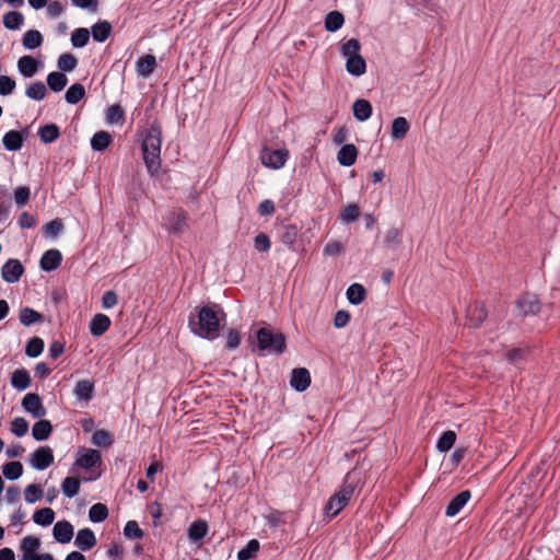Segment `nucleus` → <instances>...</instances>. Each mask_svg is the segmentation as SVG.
<instances>
[{
    "label": "nucleus",
    "mask_w": 560,
    "mask_h": 560,
    "mask_svg": "<svg viewBox=\"0 0 560 560\" xmlns=\"http://www.w3.org/2000/svg\"><path fill=\"white\" fill-rule=\"evenodd\" d=\"M106 120L110 125H122L124 110L119 105H113L107 109Z\"/></svg>",
    "instance_id": "51"
},
{
    "label": "nucleus",
    "mask_w": 560,
    "mask_h": 560,
    "mask_svg": "<svg viewBox=\"0 0 560 560\" xmlns=\"http://www.w3.org/2000/svg\"><path fill=\"white\" fill-rule=\"evenodd\" d=\"M30 198V189L27 187H19L14 192V199L18 206H23Z\"/></svg>",
    "instance_id": "64"
},
{
    "label": "nucleus",
    "mask_w": 560,
    "mask_h": 560,
    "mask_svg": "<svg viewBox=\"0 0 560 560\" xmlns=\"http://www.w3.org/2000/svg\"><path fill=\"white\" fill-rule=\"evenodd\" d=\"M85 96V89L80 83L72 84L66 92L65 98L69 104H77Z\"/></svg>",
    "instance_id": "37"
},
{
    "label": "nucleus",
    "mask_w": 560,
    "mask_h": 560,
    "mask_svg": "<svg viewBox=\"0 0 560 560\" xmlns=\"http://www.w3.org/2000/svg\"><path fill=\"white\" fill-rule=\"evenodd\" d=\"M73 526L68 521H59L54 525L52 536L60 544H68L73 537Z\"/></svg>",
    "instance_id": "13"
},
{
    "label": "nucleus",
    "mask_w": 560,
    "mask_h": 560,
    "mask_svg": "<svg viewBox=\"0 0 560 560\" xmlns=\"http://www.w3.org/2000/svg\"><path fill=\"white\" fill-rule=\"evenodd\" d=\"M18 70L25 78H32L40 68V62L34 57L25 55L18 60Z\"/></svg>",
    "instance_id": "15"
},
{
    "label": "nucleus",
    "mask_w": 560,
    "mask_h": 560,
    "mask_svg": "<svg viewBox=\"0 0 560 560\" xmlns=\"http://www.w3.org/2000/svg\"><path fill=\"white\" fill-rule=\"evenodd\" d=\"M257 348L264 354H281L285 349V338L281 332L261 327L256 330Z\"/></svg>",
    "instance_id": "4"
},
{
    "label": "nucleus",
    "mask_w": 560,
    "mask_h": 560,
    "mask_svg": "<svg viewBox=\"0 0 560 560\" xmlns=\"http://www.w3.org/2000/svg\"><path fill=\"white\" fill-rule=\"evenodd\" d=\"M349 137V131L345 126L334 128L331 139L335 144H342Z\"/></svg>",
    "instance_id": "58"
},
{
    "label": "nucleus",
    "mask_w": 560,
    "mask_h": 560,
    "mask_svg": "<svg viewBox=\"0 0 560 560\" xmlns=\"http://www.w3.org/2000/svg\"><path fill=\"white\" fill-rule=\"evenodd\" d=\"M62 492L68 498H73L80 489V480L75 477H67L61 485Z\"/></svg>",
    "instance_id": "43"
},
{
    "label": "nucleus",
    "mask_w": 560,
    "mask_h": 560,
    "mask_svg": "<svg viewBox=\"0 0 560 560\" xmlns=\"http://www.w3.org/2000/svg\"><path fill=\"white\" fill-rule=\"evenodd\" d=\"M156 60L153 55H147L137 61V71L143 77L148 78L154 70Z\"/></svg>",
    "instance_id": "28"
},
{
    "label": "nucleus",
    "mask_w": 560,
    "mask_h": 560,
    "mask_svg": "<svg viewBox=\"0 0 560 560\" xmlns=\"http://www.w3.org/2000/svg\"><path fill=\"white\" fill-rule=\"evenodd\" d=\"M259 550V542L252 539L247 542L246 547L238 551V560H248Z\"/></svg>",
    "instance_id": "52"
},
{
    "label": "nucleus",
    "mask_w": 560,
    "mask_h": 560,
    "mask_svg": "<svg viewBox=\"0 0 560 560\" xmlns=\"http://www.w3.org/2000/svg\"><path fill=\"white\" fill-rule=\"evenodd\" d=\"M470 499V493L468 491H463L459 494H457L447 505L446 508V515L447 516H455L457 515L460 510L466 505L468 500Z\"/></svg>",
    "instance_id": "22"
},
{
    "label": "nucleus",
    "mask_w": 560,
    "mask_h": 560,
    "mask_svg": "<svg viewBox=\"0 0 560 560\" xmlns=\"http://www.w3.org/2000/svg\"><path fill=\"white\" fill-rule=\"evenodd\" d=\"M208 525L205 521L194 522L188 529V536L191 540L197 541L206 536Z\"/></svg>",
    "instance_id": "40"
},
{
    "label": "nucleus",
    "mask_w": 560,
    "mask_h": 560,
    "mask_svg": "<svg viewBox=\"0 0 560 560\" xmlns=\"http://www.w3.org/2000/svg\"><path fill=\"white\" fill-rule=\"evenodd\" d=\"M162 132L158 126H152L142 141L143 161L148 172L154 176L161 168Z\"/></svg>",
    "instance_id": "2"
},
{
    "label": "nucleus",
    "mask_w": 560,
    "mask_h": 560,
    "mask_svg": "<svg viewBox=\"0 0 560 560\" xmlns=\"http://www.w3.org/2000/svg\"><path fill=\"white\" fill-rule=\"evenodd\" d=\"M62 229H63V224L59 219H55V220L50 221L44 228L45 233L50 237L57 236L62 231Z\"/></svg>",
    "instance_id": "59"
},
{
    "label": "nucleus",
    "mask_w": 560,
    "mask_h": 560,
    "mask_svg": "<svg viewBox=\"0 0 560 560\" xmlns=\"http://www.w3.org/2000/svg\"><path fill=\"white\" fill-rule=\"evenodd\" d=\"M91 33L95 42L103 43L109 37L112 25L107 21L98 22L92 26Z\"/></svg>",
    "instance_id": "27"
},
{
    "label": "nucleus",
    "mask_w": 560,
    "mask_h": 560,
    "mask_svg": "<svg viewBox=\"0 0 560 560\" xmlns=\"http://www.w3.org/2000/svg\"><path fill=\"white\" fill-rule=\"evenodd\" d=\"M54 463V453L49 446H40L30 457L31 466L36 470H44Z\"/></svg>",
    "instance_id": "8"
},
{
    "label": "nucleus",
    "mask_w": 560,
    "mask_h": 560,
    "mask_svg": "<svg viewBox=\"0 0 560 560\" xmlns=\"http://www.w3.org/2000/svg\"><path fill=\"white\" fill-rule=\"evenodd\" d=\"M101 464V454L96 450L92 448H80L77 453L75 465L83 468L90 469Z\"/></svg>",
    "instance_id": "9"
},
{
    "label": "nucleus",
    "mask_w": 560,
    "mask_h": 560,
    "mask_svg": "<svg viewBox=\"0 0 560 560\" xmlns=\"http://www.w3.org/2000/svg\"><path fill=\"white\" fill-rule=\"evenodd\" d=\"M167 223H165V228L174 234H179L184 231L185 228V217L182 212H172L167 218Z\"/></svg>",
    "instance_id": "24"
},
{
    "label": "nucleus",
    "mask_w": 560,
    "mask_h": 560,
    "mask_svg": "<svg viewBox=\"0 0 560 560\" xmlns=\"http://www.w3.org/2000/svg\"><path fill=\"white\" fill-rule=\"evenodd\" d=\"M108 515L107 508L102 503H96L91 506L89 517L94 523L103 522Z\"/></svg>",
    "instance_id": "49"
},
{
    "label": "nucleus",
    "mask_w": 560,
    "mask_h": 560,
    "mask_svg": "<svg viewBox=\"0 0 560 560\" xmlns=\"http://www.w3.org/2000/svg\"><path fill=\"white\" fill-rule=\"evenodd\" d=\"M124 534L130 539H140L143 536V532L136 521L127 522L124 528Z\"/></svg>",
    "instance_id": "54"
},
{
    "label": "nucleus",
    "mask_w": 560,
    "mask_h": 560,
    "mask_svg": "<svg viewBox=\"0 0 560 560\" xmlns=\"http://www.w3.org/2000/svg\"><path fill=\"white\" fill-rule=\"evenodd\" d=\"M360 209L357 205L349 203L346 205L340 212V220L342 222L349 223L354 222L359 219Z\"/></svg>",
    "instance_id": "45"
},
{
    "label": "nucleus",
    "mask_w": 560,
    "mask_h": 560,
    "mask_svg": "<svg viewBox=\"0 0 560 560\" xmlns=\"http://www.w3.org/2000/svg\"><path fill=\"white\" fill-rule=\"evenodd\" d=\"M94 385L88 380L79 381L74 388V395L78 399L90 400L92 398Z\"/></svg>",
    "instance_id": "34"
},
{
    "label": "nucleus",
    "mask_w": 560,
    "mask_h": 560,
    "mask_svg": "<svg viewBox=\"0 0 560 560\" xmlns=\"http://www.w3.org/2000/svg\"><path fill=\"white\" fill-rule=\"evenodd\" d=\"M38 135L44 143H51L59 137L60 132L56 125L50 124L42 127Z\"/></svg>",
    "instance_id": "39"
},
{
    "label": "nucleus",
    "mask_w": 560,
    "mask_h": 560,
    "mask_svg": "<svg viewBox=\"0 0 560 560\" xmlns=\"http://www.w3.org/2000/svg\"><path fill=\"white\" fill-rule=\"evenodd\" d=\"M117 302L118 298L114 291H106L102 298V306L105 310L113 308Z\"/></svg>",
    "instance_id": "62"
},
{
    "label": "nucleus",
    "mask_w": 560,
    "mask_h": 560,
    "mask_svg": "<svg viewBox=\"0 0 560 560\" xmlns=\"http://www.w3.org/2000/svg\"><path fill=\"white\" fill-rule=\"evenodd\" d=\"M3 145L10 151L19 150L22 147V137L18 131H9L3 137Z\"/></svg>",
    "instance_id": "41"
},
{
    "label": "nucleus",
    "mask_w": 560,
    "mask_h": 560,
    "mask_svg": "<svg viewBox=\"0 0 560 560\" xmlns=\"http://www.w3.org/2000/svg\"><path fill=\"white\" fill-rule=\"evenodd\" d=\"M33 521L35 524L39 526H49L55 521V512L50 508H44L40 510H37L33 514Z\"/></svg>",
    "instance_id": "31"
},
{
    "label": "nucleus",
    "mask_w": 560,
    "mask_h": 560,
    "mask_svg": "<svg viewBox=\"0 0 560 560\" xmlns=\"http://www.w3.org/2000/svg\"><path fill=\"white\" fill-rule=\"evenodd\" d=\"M44 350V341L39 337H33L28 340L26 345V354L31 358H37L42 354Z\"/></svg>",
    "instance_id": "46"
},
{
    "label": "nucleus",
    "mask_w": 560,
    "mask_h": 560,
    "mask_svg": "<svg viewBox=\"0 0 560 560\" xmlns=\"http://www.w3.org/2000/svg\"><path fill=\"white\" fill-rule=\"evenodd\" d=\"M2 472L7 479L16 480L23 474V466L20 462H10L3 466Z\"/></svg>",
    "instance_id": "42"
},
{
    "label": "nucleus",
    "mask_w": 560,
    "mask_h": 560,
    "mask_svg": "<svg viewBox=\"0 0 560 560\" xmlns=\"http://www.w3.org/2000/svg\"><path fill=\"white\" fill-rule=\"evenodd\" d=\"M112 140H113L112 136L108 132H106V131H98V132H96L92 137V139H91V147L95 151H103L106 148H108V145L110 144Z\"/></svg>",
    "instance_id": "35"
},
{
    "label": "nucleus",
    "mask_w": 560,
    "mask_h": 560,
    "mask_svg": "<svg viewBox=\"0 0 560 560\" xmlns=\"http://www.w3.org/2000/svg\"><path fill=\"white\" fill-rule=\"evenodd\" d=\"M289 158V151L287 149L272 150L268 147H264L260 151L259 160L261 164L271 170L282 168Z\"/></svg>",
    "instance_id": "7"
},
{
    "label": "nucleus",
    "mask_w": 560,
    "mask_h": 560,
    "mask_svg": "<svg viewBox=\"0 0 560 560\" xmlns=\"http://www.w3.org/2000/svg\"><path fill=\"white\" fill-rule=\"evenodd\" d=\"M15 81L8 75H0V95H9L15 89Z\"/></svg>",
    "instance_id": "56"
},
{
    "label": "nucleus",
    "mask_w": 560,
    "mask_h": 560,
    "mask_svg": "<svg viewBox=\"0 0 560 560\" xmlns=\"http://www.w3.org/2000/svg\"><path fill=\"white\" fill-rule=\"evenodd\" d=\"M24 23V16L18 11H10L3 15V25L8 30H19Z\"/></svg>",
    "instance_id": "36"
},
{
    "label": "nucleus",
    "mask_w": 560,
    "mask_h": 560,
    "mask_svg": "<svg viewBox=\"0 0 560 560\" xmlns=\"http://www.w3.org/2000/svg\"><path fill=\"white\" fill-rule=\"evenodd\" d=\"M90 39V31L84 27L77 28L71 35V44L73 47H84Z\"/></svg>",
    "instance_id": "44"
},
{
    "label": "nucleus",
    "mask_w": 560,
    "mask_h": 560,
    "mask_svg": "<svg viewBox=\"0 0 560 560\" xmlns=\"http://www.w3.org/2000/svg\"><path fill=\"white\" fill-rule=\"evenodd\" d=\"M359 151L354 144H343L337 152V161L340 165L352 166L358 159Z\"/></svg>",
    "instance_id": "16"
},
{
    "label": "nucleus",
    "mask_w": 560,
    "mask_h": 560,
    "mask_svg": "<svg viewBox=\"0 0 560 560\" xmlns=\"http://www.w3.org/2000/svg\"><path fill=\"white\" fill-rule=\"evenodd\" d=\"M44 37L37 30H30L23 35L22 44L25 49H35L43 44Z\"/></svg>",
    "instance_id": "26"
},
{
    "label": "nucleus",
    "mask_w": 560,
    "mask_h": 560,
    "mask_svg": "<svg viewBox=\"0 0 560 560\" xmlns=\"http://www.w3.org/2000/svg\"><path fill=\"white\" fill-rule=\"evenodd\" d=\"M68 78L65 73L60 71H54L47 75V84L49 89L54 92L62 91L66 88Z\"/></svg>",
    "instance_id": "25"
},
{
    "label": "nucleus",
    "mask_w": 560,
    "mask_h": 560,
    "mask_svg": "<svg viewBox=\"0 0 560 560\" xmlns=\"http://www.w3.org/2000/svg\"><path fill=\"white\" fill-rule=\"evenodd\" d=\"M74 544L80 550L86 551L96 545V537L90 528H83L78 532Z\"/></svg>",
    "instance_id": "18"
},
{
    "label": "nucleus",
    "mask_w": 560,
    "mask_h": 560,
    "mask_svg": "<svg viewBox=\"0 0 560 560\" xmlns=\"http://www.w3.org/2000/svg\"><path fill=\"white\" fill-rule=\"evenodd\" d=\"M360 51L361 44L355 38H350L340 45L341 56L346 60V70L357 78L366 72V62Z\"/></svg>",
    "instance_id": "3"
},
{
    "label": "nucleus",
    "mask_w": 560,
    "mask_h": 560,
    "mask_svg": "<svg viewBox=\"0 0 560 560\" xmlns=\"http://www.w3.org/2000/svg\"><path fill=\"white\" fill-rule=\"evenodd\" d=\"M24 273V267L19 259H9L1 269V277L8 283H15Z\"/></svg>",
    "instance_id": "10"
},
{
    "label": "nucleus",
    "mask_w": 560,
    "mask_h": 560,
    "mask_svg": "<svg viewBox=\"0 0 560 560\" xmlns=\"http://www.w3.org/2000/svg\"><path fill=\"white\" fill-rule=\"evenodd\" d=\"M92 443L100 447H106L112 444V436L107 431L98 430L93 434Z\"/></svg>",
    "instance_id": "55"
},
{
    "label": "nucleus",
    "mask_w": 560,
    "mask_h": 560,
    "mask_svg": "<svg viewBox=\"0 0 560 560\" xmlns=\"http://www.w3.org/2000/svg\"><path fill=\"white\" fill-rule=\"evenodd\" d=\"M518 314L529 315L536 314L540 310V304L535 294L526 293L516 301Z\"/></svg>",
    "instance_id": "12"
},
{
    "label": "nucleus",
    "mask_w": 560,
    "mask_h": 560,
    "mask_svg": "<svg viewBox=\"0 0 560 560\" xmlns=\"http://www.w3.org/2000/svg\"><path fill=\"white\" fill-rule=\"evenodd\" d=\"M11 384L19 390L26 389L31 384V376L24 369H20L13 372L11 377Z\"/></svg>",
    "instance_id": "30"
},
{
    "label": "nucleus",
    "mask_w": 560,
    "mask_h": 560,
    "mask_svg": "<svg viewBox=\"0 0 560 560\" xmlns=\"http://www.w3.org/2000/svg\"><path fill=\"white\" fill-rule=\"evenodd\" d=\"M110 323V318L107 315L98 313L90 322V332L94 337H101L108 330Z\"/></svg>",
    "instance_id": "17"
},
{
    "label": "nucleus",
    "mask_w": 560,
    "mask_h": 560,
    "mask_svg": "<svg viewBox=\"0 0 560 560\" xmlns=\"http://www.w3.org/2000/svg\"><path fill=\"white\" fill-rule=\"evenodd\" d=\"M25 94L31 100L42 101L46 97L47 90L43 82L36 81L26 88Z\"/></svg>",
    "instance_id": "33"
},
{
    "label": "nucleus",
    "mask_w": 560,
    "mask_h": 560,
    "mask_svg": "<svg viewBox=\"0 0 560 560\" xmlns=\"http://www.w3.org/2000/svg\"><path fill=\"white\" fill-rule=\"evenodd\" d=\"M63 5L57 0L47 3V14L50 18H58L63 13Z\"/></svg>",
    "instance_id": "63"
},
{
    "label": "nucleus",
    "mask_w": 560,
    "mask_h": 560,
    "mask_svg": "<svg viewBox=\"0 0 560 560\" xmlns=\"http://www.w3.org/2000/svg\"><path fill=\"white\" fill-rule=\"evenodd\" d=\"M254 245L258 252L265 253L270 249L271 243L266 234L260 233L255 237Z\"/></svg>",
    "instance_id": "57"
},
{
    "label": "nucleus",
    "mask_w": 560,
    "mask_h": 560,
    "mask_svg": "<svg viewBox=\"0 0 560 560\" xmlns=\"http://www.w3.org/2000/svg\"><path fill=\"white\" fill-rule=\"evenodd\" d=\"M52 431L51 423L48 420L37 421L32 429V435L36 441H45Z\"/></svg>",
    "instance_id": "23"
},
{
    "label": "nucleus",
    "mask_w": 560,
    "mask_h": 560,
    "mask_svg": "<svg viewBox=\"0 0 560 560\" xmlns=\"http://www.w3.org/2000/svg\"><path fill=\"white\" fill-rule=\"evenodd\" d=\"M61 259L62 257L58 249H49L40 258V268L45 271L55 270L59 267Z\"/></svg>",
    "instance_id": "19"
},
{
    "label": "nucleus",
    "mask_w": 560,
    "mask_h": 560,
    "mask_svg": "<svg viewBox=\"0 0 560 560\" xmlns=\"http://www.w3.org/2000/svg\"><path fill=\"white\" fill-rule=\"evenodd\" d=\"M345 18L339 11H331L326 15L325 28L328 32H336L342 27Z\"/></svg>",
    "instance_id": "32"
},
{
    "label": "nucleus",
    "mask_w": 560,
    "mask_h": 560,
    "mask_svg": "<svg viewBox=\"0 0 560 560\" xmlns=\"http://www.w3.org/2000/svg\"><path fill=\"white\" fill-rule=\"evenodd\" d=\"M19 318L22 325L30 326L42 320V315L31 307L20 310Z\"/></svg>",
    "instance_id": "38"
},
{
    "label": "nucleus",
    "mask_w": 560,
    "mask_h": 560,
    "mask_svg": "<svg viewBox=\"0 0 560 560\" xmlns=\"http://www.w3.org/2000/svg\"><path fill=\"white\" fill-rule=\"evenodd\" d=\"M456 441V434L453 431H445L436 443V448L440 452H447L452 448Z\"/></svg>",
    "instance_id": "48"
},
{
    "label": "nucleus",
    "mask_w": 560,
    "mask_h": 560,
    "mask_svg": "<svg viewBox=\"0 0 560 560\" xmlns=\"http://www.w3.org/2000/svg\"><path fill=\"white\" fill-rule=\"evenodd\" d=\"M188 326L191 332L200 338L213 340L219 335V318L217 313L203 306L196 308L188 317Z\"/></svg>",
    "instance_id": "1"
},
{
    "label": "nucleus",
    "mask_w": 560,
    "mask_h": 560,
    "mask_svg": "<svg viewBox=\"0 0 560 560\" xmlns=\"http://www.w3.org/2000/svg\"><path fill=\"white\" fill-rule=\"evenodd\" d=\"M410 125L405 117H397L393 120L390 126V136L394 141L402 140L408 131Z\"/></svg>",
    "instance_id": "21"
},
{
    "label": "nucleus",
    "mask_w": 560,
    "mask_h": 560,
    "mask_svg": "<svg viewBox=\"0 0 560 560\" xmlns=\"http://www.w3.org/2000/svg\"><path fill=\"white\" fill-rule=\"evenodd\" d=\"M28 422L22 418H14L11 422V432L16 436H23L27 433Z\"/></svg>",
    "instance_id": "53"
},
{
    "label": "nucleus",
    "mask_w": 560,
    "mask_h": 560,
    "mask_svg": "<svg viewBox=\"0 0 560 560\" xmlns=\"http://www.w3.org/2000/svg\"><path fill=\"white\" fill-rule=\"evenodd\" d=\"M347 299L353 305L361 304L366 295L364 287L360 283H353L347 289Z\"/></svg>",
    "instance_id": "29"
},
{
    "label": "nucleus",
    "mask_w": 560,
    "mask_h": 560,
    "mask_svg": "<svg viewBox=\"0 0 560 560\" xmlns=\"http://www.w3.org/2000/svg\"><path fill=\"white\" fill-rule=\"evenodd\" d=\"M22 406L34 418H42L46 415V409L37 394H26L22 400Z\"/></svg>",
    "instance_id": "11"
},
{
    "label": "nucleus",
    "mask_w": 560,
    "mask_h": 560,
    "mask_svg": "<svg viewBox=\"0 0 560 560\" xmlns=\"http://www.w3.org/2000/svg\"><path fill=\"white\" fill-rule=\"evenodd\" d=\"M58 68L61 71L71 72L78 65L77 58L71 54H62L58 58Z\"/></svg>",
    "instance_id": "50"
},
{
    "label": "nucleus",
    "mask_w": 560,
    "mask_h": 560,
    "mask_svg": "<svg viewBox=\"0 0 560 560\" xmlns=\"http://www.w3.org/2000/svg\"><path fill=\"white\" fill-rule=\"evenodd\" d=\"M290 384L298 392L306 390L311 384L310 372L304 368L294 369L292 371Z\"/></svg>",
    "instance_id": "14"
},
{
    "label": "nucleus",
    "mask_w": 560,
    "mask_h": 560,
    "mask_svg": "<svg viewBox=\"0 0 560 560\" xmlns=\"http://www.w3.org/2000/svg\"><path fill=\"white\" fill-rule=\"evenodd\" d=\"M343 250V244L339 241L329 242L324 248L325 256H337Z\"/></svg>",
    "instance_id": "60"
},
{
    "label": "nucleus",
    "mask_w": 560,
    "mask_h": 560,
    "mask_svg": "<svg viewBox=\"0 0 560 560\" xmlns=\"http://www.w3.org/2000/svg\"><path fill=\"white\" fill-rule=\"evenodd\" d=\"M372 105L369 101L360 98L352 105L353 116L359 121H366L372 116Z\"/></svg>",
    "instance_id": "20"
},
{
    "label": "nucleus",
    "mask_w": 560,
    "mask_h": 560,
    "mask_svg": "<svg viewBox=\"0 0 560 560\" xmlns=\"http://www.w3.org/2000/svg\"><path fill=\"white\" fill-rule=\"evenodd\" d=\"M42 541L38 537L28 535L20 541L21 560H55L48 552H39Z\"/></svg>",
    "instance_id": "5"
},
{
    "label": "nucleus",
    "mask_w": 560,
    "mask_h": 560,
    "mask_svg": "<svg viewBox=\"0 0 560 560\" xmlns=\"http://www.w3.org/2000/svg\"><path fill=\"white\" fill-rule=\"evenodd\" d=\"M44 495L42 488L35 483L28 485L24 490V499L28 504L39 501Z\"/></svg>",
    "instance_id": "47"
},
{
    "label": "nucleus",
    "mask_w": 560,
    "mask_h": 560,
    "mask_svg": "<svg viewBox=\"0 0 560 560\" xmlns=\"http://www.w3.org/2000/svg\"><path fill=\"white\" fill-rule=\"evenodd\" d=\"M350 322V314L349 312L347 311H338L336 314H335V317H334V326L336 328H343L346 327Z\"/></svg>",
    "instance_id": "61"
},
{
    "label": "nucleus",
    "mask_w": 560,
    "mask_h": 560,
    "mask_svg": "<svg viewBox=\"0 0 560 560\" xmlns=\"http://www.w3.org/2000/svg\"><path fill=\"white\" fill-rule=\"evenodd\" d=\"M354 493V486L346 483L337 493H335L325 506V513L329 518L338 515L350 502Z\"/></svg>",
    "instance_id": "6"
}]
</instances>
